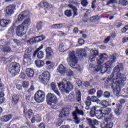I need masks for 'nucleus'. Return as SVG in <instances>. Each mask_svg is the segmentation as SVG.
Masks as SVG:
<instances>
[{"mask_svg":"<svg viewBox=\"0 0 128 128\" xmlns=\"http://www.w3.org/2000/svg\"><path fill=\"white\" fill-rule=\"evenodd\" d=\"M128 30V26H126L124 28L122 29V32L124 33V32H126Z\"/></svg>","mask_w":128,"mask_h":128,"instance_id":"nucleus-60","label":"nucleus"},{"mask_svg":"<svg viewBox=\"0 0 128 128\" xmlns=\"http://www.w3.org/2000/svg\"><path fill=\"white\" fill-rule=\"evenodd\" d=\"M20 102V96L17 95H14L12 97V104H17Z\"/></svg>","mask_w":128,"mask_h":128,"instance_id":"nucleus-32","label":"nucleus"},{"mask_svg":"<svg viewBox=\"0 0 128 128\" xmlns=\"http://www.w3.org/2000/svg\"><path fill=\"white\" fill-rule=\"evenodd\" d=\"M95 116L98 120H102L103 118H106L104 114H102V110H98L97 106L93 107L90 112L91 118H94Z\"/></svg>","mask_w":128,"mask_h":128,"instance_id":"nucleus-6","label":"nucleus"},{"mask_svg":"<svg viewBox=\"0 0 128 128\" xmlns=\"http://www.w3.org/2000/svg\"><path fill=\"white\" fill-rule=\"evenodd\" d=\"M119 4L123 6H126L128 5V2L126 0H120L119 2Z\"/></svg>","mask_w":128,"mask_h":128,"instance_id":"nucleus-43","label":"nucleus"},{"mask_svg":"<svg viewBox=\"0 0 128 128\" xmlns=\"http://www.w3.org/2000/svg\"><path fill=\"white\" fill-rule=\"evenodd\" d=\"M3 52H12V48L8 46L3 48Z\"/></svg>","mask_w":128,"mask_h":128,"instance_id":"nucleus-44","label":"nucleus"},{"mask_svg":"<svg viewBox=\"0 0 128 128\" xmlns=\"http://www.w3.org/2000/svg\"><path fill=\"white\" fill-rule=\"evenodd\" d=\"M32 57V53L30 52H28V50H26V52L25 53L24 58H26V60H31L30 58Z\"/></svg>","mask_w":128,"mask_h":128,"instance_id":"nucleus-35","label":"nucleus"},{"mask_svg":"<svg viewBox=\"0 0 128 128\" xmlns=\"http://www.w3.org/2000/svg\"><path fill=\"white\" fill-rule=\"evenodd\" d=\"M46 65L48 66V68L52 70L54 68V64L50 61H47L46 62Z\"/></svg>","mask_w":128,"mask_h":128,"instance_id":"nucleus-37","label":"nucleus"},{"mask_svg":"<svg viewBox=\"0 0 128 128\" xmlns=\"http://www.w3.org/2000/svg\"><path fill=\"white\" fill-rule=\"evenodd\" d=\"M52 28H55L58 30V28H62V24H54L52 26Z\"/></svg>","mask_w":128,"mask_h":128,"instance_id":"nucleus-47","label":"nucleus"},{"mask_svg":"<svg viewBox=\"0 0 128 128\" xmlns=\"http://www.w3.org/2000/svg\"><path fill=\"white\" fill-rule=\"evenodd\" d=\"M67 60L71 68L77 70L78 72H82V69L80 66L78 64V58L76 56L74 52H70L69 56Z\"/></svg>","mask_w":128,"mask_h":128,"instance_id":"nucleus-3","label":"nucleus"},{"mask_svg":"<svg viewBox=\"0 0 128 128\" xmlns=\"http://www.w3.org/2000/svg\"><path fill=\"white\" fill-rule=\"evenodd\" d=\"M82 4L84 7L88 6V1L86 0H84L82 2Z\"/></svg>","mask_w":128,"mask_h":128,"instance_id":"nucleus-53","label":"nucleus"},{"mask_svg":"<svg viewBox=\"0 0 128 128\" xmlns=\"http://www.w3.org/2000/svg\"><path fill=\"white\" fill-rule=\"evenodd\" d=\"M88 122L91 128H96L94 126H98L100 124V122L96 120H92V119H88Z\"/></svg>","mask_w":128,"mask_h":128,"instance_id":"nucleus-18","label":"nucleus"},{"mask_svg":"<svg viewBox=\"0 0 128 128\" xmlns=\"http://www.w3.org/2000/svg\"><path fill=\"white\" fill-rule=\"evenodd\" d=\"M58 34L60 36H66V34H64V32H58Z\"/></svg>","mask_w":128,"mask_h":128,"instance_id":"nucleus-61","label":"nucleus"},{"mask_svg":"<svg viewBox=\"0 0 128 128\" xmlns=\"http://www.w3.org/2000/svg\"><path fill=\"white\" fill-rule=\"evenodd\" d=\"M50 78V74L48 72H44L42 75L39 77V80L42 82H48Z\"/></svg>","mask_w":128,"mask_h":128,"instance_id":"nucleus-12","label":"nucleus"},{"mask_svg":"<svg viewBox=\"0 0 128 128\" xmlns=\"http://www.w3.org/2000/svg\"><path fill=\"white\" fill-rule=\"evenodd\" d=\"M12 118V115H6L2 118L1 121L2 122H8Z\"/></svg>","mask_w":128,"mask_h":128,"instance_id":"nucleus-27","label":"nucleus"},{"mask_svg":"<svg viewBox=\"0 0 128 128\" xmlns=\"http://www.w3.org/2000/svg\"><path fill=\"white\" fill-rule=\"evenodd\" d=\"M58 88L63 94H70V92L74 90V86L70 82H68L66 79H64L62 82L58 84Z\"/></svg>","mask_w":128,"mask_h":128,"instance_id":"nucleus-4","label":"nucleus"},{"mask_svg":"<svg viewBox=\"0 0 128 128\" xmlns=\"http://www.w3.org/2000/svg\"><path fill=\"white\" fill-rule=\"evenodd\" d=\"M37 58L39 60H42L44 58V53L42 51H38L37 52Z\"/></svg>","mask_w":128,"mask_h":128,"instance_id":"nucleus-36","label":"nucleus"},{"mask_svg":"<svg viewBox=\"0 0 128 128\" xmlns=\"http://www.w3.org/2000/svg\"><path fill=\"white\" fill-rule=\"evenodd\" d=\"M118 58V54H114L110 57V61H108L102 66H101L100 64H104V61L108 60V55L102 54L100 56V59L97 60L98 66L94 67V65H90V66L92 68H95L97 72H100V74H102L107 72L108 74H110V72H112V68H114V64L116 62V58Z\"/></svg>","mask_w":128,"mask_h":128,"instance_id":"nucleus-2","label":"nucleus"},{"mask_svg":"<svg viewBox=\"0 0 128 128\" xmlns=\"http://www.w3.org/2000/svg\"><path fill=\"white\" fill-rule=\"evenodd\" d=\"M65 16L68 18H70L72 16V11L67 10L65 12Z\"/></svg>","mask_w":128,"mask_h":128,"instance_id":"nucleus-46","label":"nucleus"},{"mask_svg":"<svg viewBox=\"0 0 128 128\" xmlns=\"http://www.w3.org/2000/svg\"><path fill=\"white\" fill-rule=\"evenodd\" d=\"M114 118V114H111L110 115H108L105 120H112Z\"/></svg>","mask_w":128,"mask_h":128,"instance_id":"nucleus-45","label":"nucleus"},{"mask_svg":"<svg viewBox=\"0 0 128 128\" xmlns=\"http://www.w3.org/2000/svg\"><path fill=\"white\" fill-rule=\"evenodd\" d=\"M4 92H2L0 93V104H2L4 102Z\"/></svg>","mask_w":128,"mask_h":128,"instance_id":"nucleus-38","label":"nucleus"},{"mask_svg":"<svg viewBox=\"0 0 128 128\" xmlns=\"http://www.w3.org/2000/svg\"><path fill=\"white\" fill-rule=\"evenodd\" d=\"M28 13H27L26 12L22 13L18 16V18L16 20V24H18L22 22L26 18H28Z\"/></svg>","mask_w":128,"mask_h":128,"instance_id":"nucleus-13","label":"nucleus"},{"mask_svg":"<svg viewBox=\"0 0 128 128\" xmlns=\"http://www.w3.org/2000/svg\"><path fill=\"white\" fill-rule=\"evenodd\" d=\"M104 98H110V93L109 92H105L104 93Z\"/></svg>","mask_w":128,"mask_h":128,"instance_id":"nucleus-56","label":"nucleus"},{"mask_svg":"<svg viewBox=\"0 0 128 128\" xmlns=\"http://www.w3.org/2000/svg\"><path fill=\"white\" fill-rule=\"evenodd\" d=\"M4 90V85L2 84V79L0 78V91Z\"/></svg>","mask_w":128,"mask_h":128,"instance_id":"nucleus-57","label":"nucleus"},{"mask_svg":"<svg viewBox=\"0 0 128 128\" xmlns=\"http://www.w3.org/2000/svg\"><path fill=\"white\" fill-rule=\"evenodd\" d=\"M116 108H118L115 110L114 112L116 116H120L122 114V105H120V104H116Z\"/></svg>","mask_w":128,"mask_h":128,"instance_id":"nucleus-16","label":"nucleus"},{"mask_svg":"<svg viewBox=\"0 0 128 128\" xmlns=\"http://www.w3.org/2000/svg\"><path fill=\"white\" fill-rule=\"evenodd\" d=\"M118 4V1L116 0H110L107 4V6H110V4Z\"/></svg>","mask_w":128,"mask_h":128,"instance_id":"nucleus-54","label":"nucleus"},{"mask_svg":"<svg viewBox=\"0 0 128 128\" xmlns=\"http://www.w3.org/2000/svg\"><path fill=\"white\" fill-rule=\"evenodd\" d=\"M12 24V21L10 20H2L0 22V26H2V28H8V24Z\"/></svg>","mask_w":128,"mask_h":128,"instance_id":"nucleus-24","label":"nucleus"},{"mask_svg":"<svg viewBox=\"0 0 128 128\" xmlns=\"http://www.w3.org/2000/svg\"><path fill=\"white\" fill-rule=\"evenodd\" d=\"M20 65L16 62H12L9 66V72L12 74L13 76H16L18 74H20Z\"/></svg>","mask_w":128,"mask_h":128,"instance_id":"nucleus-5","label":"nucleus"},{"mask_svg":"<svg viewBox=\"0 0 128 128\" xmlns=\"http://www.w3.org/2000/svg\"><path fill=\"white\" fill-rule=\"evenodd\" d=\"M58 70L60 74H66L68 76H74V72L70 70H66V68L62 64H60L58 66Z\"/></svg>","mask_w":128,"mask_h":128,"instance_id":"nucleus-9","label":"nucleus"},{"mask_svg":"<svg viewBox=\"0 0 128 128\" xmlns=\"http://www.w3.org/2000/svg\"><path fill=\"white\" fill-rule=\"evenodd\" d=\"M29 86H30V82H26V81H24V82H23V87L24 88H28Z\"/></svg>","mask_w":128,"mask_h":128,"instance_id":"nucleus-48","label":"nucleus"},{"mask_svg":"<svg viewBox=\"0 0 128 128\" xmlns=\"http://www.w3.org/2000/svg\"><path fill=\"white\" fill-rule=\"evenodd\" d=\"M47 104L49 106H54V104H58V98L52 93H49L47 95Z\"/></svg>","mask_w":128,"mask_h":128,"instance_id":"nucleus-8","label":"nucleus"},{"mask_svg":"<svg viewBox=\"0 0 128 128\" xmlns=\"http://www.w3.org/2000/svg\"><path fill=\"white\" fill-rule=\"evenodd\" d=\"M35 64L37 68H42L44 66V62L40 60H36Z\"/></svg>","mask_w":128,"mask_h":128,"instance_id":"nucleus-31","label":"nucleus"},{"mask_svg":"<svg viewBox=\"0 0 128 128\" xmlns=\"http://www.w3.org/2000/svg\"><path fill=\"white\" fill-rule=\"evenodd\" d=\"M90 22H98V20H100V17L98 16H95L90 18Z\"/></svg>","mask_w":128,"mask_h":128,"instance_id":"nucleus-42","label":"nucleus"},{"mask_svg":"<svg viewBox=\"0 0 128 128\" xmlns=\"http://www.w3.org/2000/svg\"><path fill=\"white\" fill-rule=\"evenodd\" d=\"M90 52L91 54L90 58V62H96V56H98V52L96 50H92Z\"/></svg>","mask_w":128,"mask_h":128,"instance_id":"nucleus-15","label":"nucleus"},{"mask_svg":"<svg viewBox=\"0 0 128 128\" xmlns=\"http://www.w3.org/2000/svg\"><path fill=\"white\" fill-rule=\"evenodd\" d=\"M77 54H79L78 57L80 58V60H83L84 57L86 58V50L84 49H78L76 52Z\"/></svg>","mask_w":128,"mask_h":128,"instance_id":"nucleus-19","label":"nucleus"},{"mask_svg":"<svg viewBox=\"0 0 128 128\" xmlns=\"http://www.w3.org/2000/svg\"><path fill=\"white\" fill-rule=\"evenodd\" d=\"M24 114L26 116L29 118H34V112L32 110H24Z\"/></svg>","mask_w":128,"mask_h":128,"instance_id":"nucleus-26","label":"nucleus"},{"mask_svg":"<svg viewBox=\"0 0 128 128\" xmlns=\"http://www.w3.org/2000/svg\"><path fill=\"white\" fill-rule=\"evenodd\" d=\"M14 10H16L15 5H10L6 9V14L7 16H12L14 14Z\"/></svg>","mask_w":128,"mask_h":128,"instance_id":"nucleus-14","label":"nucleus"},{"mask_svg":"<svg viewBox=\"0 0 128 128\" xmlns=\"http://www.w3.org/2000/svg\"><path fill=\"white\" fill-rule=\"evenodd\" d=\"M101 110H102V113L105 116V119L106 118H108V116H109L110 114L112 112V108H102Z\"/></svg>","mask_w":128,"mask_h":128,"instance_id":"nucleus-22","label":"nucleus"},{"mask_svg":"<svg viewBox=\"0 0 128 128\" xmlns=\"http://www.w3.org/2000/svg\"><path fill=\"white\" fill-rule=\"evenodd\" d=\"M101 128H114V122H108L106 124L105 122H102L100 125Z\"/></svg>","mask_w":128,"mask_h":128,"instance_id":"nucleus-28","label":"nucleus"},{"mask_svg":"<svg viewBox=\"0 0 128 128\" xmlns=\"http://www.w3.org/2000/svg\"><path fill=\"white\" fill-rule=\"evenodd\" d=\"M91 100L93 102H96V104H100V100L96 96H93L91 98Z\"/></svg>","mask_w":128,"mask_h":128,"instance_id":"nucleus-41","label":"nucleus"},{"mask_svg":"<svg viewBox=\"0 0 128 128\" xmlns=\"http://www.w3.org/2000/svg\"><path fill=\"white\" fill-rule=\"evenodd\" d=\"M76 96H77V98H78V102H80V100H82V94L80 93V92L78 91L76 92Z\"/></svg>","mask_w":128,"mask_h":128,"instance_id":"nucleus-52","label":"nucleus"},{"mask_svg":"<svg viewBox=\"0 0 128 128\" xmlns=\"http://www.w3.org/2000/svg\"><path fill=\"white\" fill-rule=\"evenodd\" d=\"M100 104L102 106H104V108H108V106H110V102L108 101H102V102H100Z\"/></svg>","mask_w":128,"mask_h":128,"instance_id":"nucleus-39","label":"nucleus"},{"mask_svg":"<svg viewBox=\"0 0 128 128\" xmlns=\"http://www.w3.org/2000/svg\"><path fill=\"white\" fill-rule=\"evenodd\" d=\"M28 30L22 24L18 26L16 28V34L18 36L22 37L26 34Z\"/></svg>","mask_w":128,"mask_h":128,"instance_id":"nucleus-11","label":"nucleus"},{"mask_svg":"<svg viewBox=\"0 0 128 128\" xmlns=\"http://www.w3.org/2000/svg\"><path fill=\"white\" fill-rule=\"evenodd\" d=\"M70 47H68V46L66 44H61L59 46V50L60 52H67L70 50Z\"/></svg>","mask_w":128,"mask_h":128,"instance_id":"nucleus-21","label":"nucleus"},{"mask_svg":"<svg viewBox=\"0 0 128 128\" xmlns=\"http://www.w3.org/2000/svg\"><path fill=\"white\" fill-rule=\"evenodd\" d=\"M98 97L100 98L102 96V91L99 90L97 92Z\"/></svg>","mask_w":128,"mask_h":128,"instance_id":"nucleus-58","label":"nucleus"},{"mask_svg":"<svg viewBox=\"0 0 128 128\" xmlns=\"http://www.w3.org/2000/svg\"><path fill=\"white\" fill-rule=\"evenodd\" d=\"M112 38V36L108 37L107 38H106L104 40V44H108L110 42V38Z\"/></svg>","mask_w":128,"mask_h":128,"instance_id":"nucleus-59","label":"nucleus"},{"mask_svg":"<svg viewBox=\"0 0 128 128\" xmlns=\"http://www.w3.org/2000/svg\"><path fill=\"white\" fill-rule=\"evenodd\" d=\"M42 22H38L37 26H36V28L38 30H42Z\"/></svg>","mask_w":128,"mask_h":128,"instance_id":"nucleus-51","label":"nucleus"},{"mask_svg":"<svg viewBox=\"0 0 128 128\" xmlns=\"http://www.w3.org/2000/svg\"><path fill=\"white\" fill-rule=\"evenodd\" d=\"M34 100L38 104L44 102L46 100V94L42 90L37 92L35 94Z\"/></svg>","mask_w":128,"mask_h":128,"instance_id":"nucleus-7","label":"nucleus"},{"mask_svg":"<svg viewBox=\"0 0 128 128\" xmlns=\"http://www.w3.org/2000/svg\"><path fill=\"white\" fill-rule=\"evenodd\" d=\"M68 8H70L72 9L74 13V16H78V9L76 8V7L74 6L72 4H69L68 6Z\"/></svg>","mask_w":128,"mask_h":128,"instance_id":"nucleus-34","label":"nucleus"},{"mask_svg":"<svg viewBox=\"0 0 128 128\" xmlns=\"http://www.w3.org/2000/svg\"><path fill=\"white\" fill-rule=\"evenodd\" d=\"M123 69L124 66L120 64L114 68V72L106 80L108 82H112L111 88L113 90L114 93L117 96H120V88L124 86L126 84L124 82L126 80V76L120 72Z\"/></svg>","mask_w":128,"mask_h":128,"instance_id":"nucleus-1","label":"nucleus"},{"mask_svg":"<svg viewBox=\"0 0 128 128\" xmlns=\"http://www.w3.org/2000/svg\"><path fill=\"white\" fill-rule=\"evenodd\" d=\"M26 74L28 78H33L34 76V71L32 68H28L26 70Z\"/></svg>","mask_w":128,"mask_h":128,"instance_id":"nucleus-30","label":"nucleus"},{"mask_svg":"<svg viewBox=\"0 0 128 128\" xmlns=\"http://www.w3.org/2000/svg\"><path fill=\"white\" fill-rule=\"evenodd\" d=\"M96 92V89H92L89 91L88 94H89L92 96L93 94H94Z\"/></svg>","mask_w":128,"mask_h":128,"instance_id":"nucleus-55","label":"nucleus"},{"mask_svg":"<svg viewBox=\"0 0 128 128\" xmlns=\"http://www.w3.org/2000/svg\"><path fill=\"white\" fill-rule=\"evenodd\" d=\"M41 8H43L44 10H50V8H52V6L48 4V2H42L40 4Z\"/></svg>","mask_w":128,"mask_h":128,"instance_id":"nucleus-25","label":"nucleus"},{"mask_svg":"<svg viewBox=\"0 0 128 128\" xmlns=\"http://www.w3.org/2000/svg\"><path fill=\"white\" fill-rule=\"evenodd\" d=\"M92 98L90 97H88L87 98V100L86 102V106L90 108L92 106Z\"/></svg>","mask_w":128,"mask_h":128,"instance_id":"nucleus-40","label":"nucleus"},{"mask_svg":"<svg viewBox=\"0 0 128 128\" xmlns=\"http://www.w3.org/2000/svg\"><path fill=\"white\" fill-rule=\"evenodd\" d=\"M20 78L22 80H24V78H26V74H24V73H21Z\"/></svg>","mask_w":128,"mask_h":128,"instance_id":"nucleus-64","label":"nucleus"},{"mask_svg":"<svg viewBox=\"0 0 128 128\" xmlns=\"http://www.w3.org/2000/svg\"><path fill=\"white\" fill-rule=\"evenodd\" d=\"M70 116V112L66 108H64L61 112L59 116L61 118H66V116Z\"/></svg>","mask_w":128,"mask_h":128,"instance_id":"nucleus-20","label":"nucleus"},{"mask_svg":"<svg viewBox=\"0 0 128 128\" xmlns=\"http://www.w3.org/2000/svg\"><path fill=\"white\" fill-rule=\"evenodd\" d=\"M28 44L31 45L34 44H36V39L34 38H32L29 40L28 41Z\"/></svg>","mask_w":128,"mask_h":128,"instance_id":"nucleus-50","label":"nucleus"},{"mask_svg":"<svg viewBox=\"0 0 128 128\" xmlns=\"http://www.w3.org/2000/svg\"><path fill=\"white\" fill-rule=\"evenodd\" d=\"M47 60H52L54 56V50L50 48H47L46 50Z\"/></svg>","mask_w":128,"mask_h":128,"instance_id":"nucleus-17","label":"nucleus"},{"mask_svg":"<svg viewBox=\"0 0 128 128\" xmlns=\"http://www.w3.org/2000/svg\"><path fill=\"white\" fill-rule=\"evenodd\" d=\"M78 42L81 46H82V44H84V40L80 39L79 40Z\"/></svg>","mask_w":128,"mask_h":128,"instance_id":"nucleus-63","label":"nucleus"},{"mask_svg":"<svg viewBox=\"0 0 128 128\" xmlns=\"http://www.w3.org/2000/svg\"><path fill=\"white\" fill-rule=\"evenodd\" d=\"M35 40V42H42L46 40V36H42L34 38Z\"/></svg>","mask_w":128,"mask_h":128,"instance_id":"nucleus-33","label":"nucleus"},{"mask_svg":"<svg viewBox=\"0 0 128 128\" xmlns=\"http://www.w3.org/2000/svg\"><path fill=\"white\" fill-rule=\"evenodd\" d=\"M32 24V21L30 20V19L28 18L27 20H26L22 24V25L24 26V28H26V30L28 29L30 26V24Z\"/></svg>","mask_w":128,"mask_h":128,"instance_id":"nucleus-23","label":"nucleus"},{"mask_svg":"<svg viewBox=\"0 0 128 128\" xmlns=\"http://www.w3.org/2000/svg\"><path fill=\"white\" fill-rule=\"evenodd\" d=\"M78 114L84 116V111L78 110V108H76V111L73 112V118L75 120V123L76 124H80V120L78 117Z\"/></svg>","mask_w":128,"mask_h":128,"instance_id":"nucleus-10","label":"nucleus"},{"mask_svg":"<svg viewBox=\"0 0 128 128\" xmlns=\"http://www.w3.org/2000/svg\"><path fill=\"white\" fill-rule=\"evenodd\" d=\"M44 48V46L42 45L39 48L37 49L36 51L34 52V56H36V55L38 54V52H40V50H42Z\"/></svg>","mask_w":128,"mask_h":128,"instance_id":"nucleus-49","label":"nucleus"},{"mask_svg":"<svg viewBox=\"0 0 128 128\" xmlns=\"http://www.w3.org/2000/svg\"><path fill=\"white\" fill-rule=\"evenodd\" d=\"M77 84L78 85V86H82V82L80 80H77Z\"/></svg>","mask_w":128,"mask_h":128,"instance_id":"nucleus-62","label":"nucleus"},{"mask_svg":"<svg viewBox=\"0 0 128 128\" xmlns=\"http://www.w3.org/2000/svg\"><path fill=\"white\" fill-rule=\"evenodd\" d=\"M51 88L53 91L58 96H60V91H58V88L56 87V84L54 83H52L51 84Z\"/></svg>","mask_w":128,"mask_h":128,"instance_id":"nucleus-29","label":"nucleus"}]
</instances>
